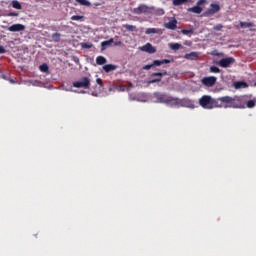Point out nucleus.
I'll return each instance as SVG.
<instances>
[{"label": "nucleus", "instance_id": "aec40b11", "mask_svg": "<svg viewBox=\"0 0 256 256\" xmlns=\"http://www.w3.org/2000/svg\"><path fill=\"white\" fill-rule=\"evenodd\" d=\"M116 69H117V66L113 64H106L103 66V70L105 73H110L112 71H115Z\"/></svg>", "mask_w": 256, "mask_h": 256}, {"label": "nucleus", "instance_id": "1a4fd4ad", "mask_svg": "<svg viewBox=\"0 0 256 256\" xmlns=\"http://www.w3.org/2000/svg\"><path fill=\"white\" fill-rule=\"evenodd\" d=\"M205 3H207V0H198L197 5L189 8V11L194 14H201L203 12V8L201 6Z\"/></svg>", "mask_w": 256, "mask_h": 256}, {"label": "nucleus", "instance_id": "4be33fe9", "mask_svg": "<svg viewBox=\"0 0 256 256\" xmlns=\"http://www.w3.org/2000/svg\"><path fill=\"white\" fill-rule=\"evenodd\" d=\"M107 63V59L104 56L96 57V64L99 66L105 65Z\"/></svg>", "mask_w": 256, "mask_h": 256}, {"label": "nucleus", "instance_id": "4c0bfd02", "mask_svg": "<svg viewBox=\"0 0 256 256\" xmlns=\"http://www.w3.org/2000/svg\"><path fill=\"white\" fill-rule=\"evenodd\" d=\"M5 53H6L5 47L0 45V54H5Z\"/></svg>", "mask_w": 256, "mask_h": 256}, {"label": "nucleus", "instance_id": "cd10ccee", "mask_svg": "<svg viewBox=\"0 0 256 256\" xmlns=\"http://www.w3.org/2000/svg\"><path fill=\"white\" fill-rule=\"evenodd\" d=\"M12 8H14V9H16V10H21V9H22V6H21V4H20L19 1L14 0V1H12Z\"/></svg>", "mask_w": 256, "mask_h": 256}, {"label": "nucleus", "instance_id": "9d476101", "mask_svg": "<svg viewBox=\"0 0 256 256\" xmlns=\"http://www.w3.org/2000/svg\"><path fill=\"white\" fill-rule=\"evenodd\" d=\"M220 10H221V7L219 4L212 3L210 4V8L206 10V15L207 16L215 15L216 13L220 12Z\"/></svg>", "mask_w": 256, "mask_h": 256}, {"label": "nucleus", "instance_id": "9b49d317", "mask_svg": "<svg viewBox=\"0 0 256 256\" xmlns=\"http://www.w3.org/2000/svg\"><path fill=\"white\" fill-rule=\"evenodd\" d=\"M140 50L145 53L155 54L157 52L156 47H154L151 43H146L145 45L140 47Z\"/></svg>", "mask_w": 256, "mask_h": 256}, {"label": "nucleus", "instance_id": "dca6fc26", "mask_svg": "<svg viewBox=\"0 0 256 256\" xmlns=\"http://www.w3.org/2000/svg\"><path fill=\"white\" fill-rule=\"evenodd\" d=\"M177 24H178L177 20L172 19V20H170L169 22H167L165 24V28L169 29V30H176L177 29Z\"/></svg>", "mask_w": 256, "mask_h": 256}, {"label": "nucleus", "instance_id": "f704fd0d", "mask_svg": "<svg viewBox=\"0 0 256 256\" xmlns=\"http://www.w3.org/2000/svg\"><path fill=\"white\" fill-rule=\"evenodd\" d=\"M223 29V25L222 24H217L213 27L214 31H221Z\"/></svg>", "mask_w": 256, "mask_h": 256}, {"label": "nucleus", "instance_id": "2eb2a0df", "mask_svg": "<svg viewBox=\"0 0 256 256\" xmlns=\"http://www.w3.org/2000/svg\"><path fill=\"white\" fill-rule=\"evenodd\" d=\"M184 59L190 60V61H197L199 59V53L198 52L186 53L184 55Z\"/></svg>", "mask_w": 256, "mask_h": 256}, {"label": "nucleus", "instance_id": "f03ea898", "mask_svg": "<svg viewBox=\"0 0 256 256\" xmlns=\"http://www.w3.org/2000/svg\"><path fill=\"white\" fill-rule=\"evenodd\" d=\"M199 105L205 110H212L218 108L217 98H213L211 95H203L199 98Z\"/></svg>", "mask_w": 256, "mask_h": 256}, {"label": "nucleus", "instance_id": "393cba45", "mask_svg": "<svg viewBox=\"0 0 256 256\" xmlns=\"http://www.w3.org/2000/svg\"><path fill=\"white\" fill-rule=\"evenodd\" d=\"M172 3H173V6L178 7L188 3V0H173Z\"/></svg>", "mask_w": 256, "mask_h": 256}, {"label": "nucleus", "instance_id": "f8f14e48", "mask_svg": "<svg viewBox=\"0 0 256 256\" xmlns=\"http://www.w3.org/2000/svg\"><path fill=\"white\" fill-rule=\"evenodd\" d=\"M239 26L241 29H249L250 32H256L255 23L254 22H244L240 21Z\"/></svg>", "mask_w": 256, "mask_h": 256}, {"label": "nucleus", "instance_id": "6e6552de", "mask_svg": "<svg viewBox=\"0 0 256 256\" xmlns=\"http://www.w3.org/2000/svg\"><path fill=\"white\" fill-rule=\"evenodd\" d=\"M201 82L206 87H213L217 83V77L215 76L203 77Z\"/></svg>", "mask_w": 256, "mask_h": 256}, {"label": "nucleus", "instance_id": "72a5a7b5", "mask_svg": "<svg viewBox=\"0 0 256 256\" xmlns=\"http://www.w3.org/2000/svg\"><path fill=\"white\" fill-rule=\"evenodd\" d=\"M93 47L92 43H83L82 48L84 49H91Z\"/></svg>", "mask_w": 256, "mask_h": 256}, {"label": "nucleus", "instance_id": "20e7f679", "mask_svg": "<svg viewBox=\"0 0 256 256\" xmlns=\"http://www.w3.org/2000/svg\"><path fill=\"white\" fill-rule=\"evenodd\" d=\"M72 86L74 88H83V89H90L91 86V80L89 77H82L79 81H74L72 83Z\"/></svg>", "mask_w": 256, "mask_h": 256}, {"label": "nucleus", "instance_id": "c756f323", "mask_svg": "<svg viewBox=\"0 0 256 256\" xmlns=\"http://www.w3.org/2000/svg\"><path fill=\"white\" fill-rule=\"evenodd\" d=\"M157 33V29L156 28H147L145 31L146 35H151V34H156Z\"/></svg>", "mask_w": 256, "mask_h": 256}, {"label": "nucleus", "instance_id": "c85d7f7f", "mask_svg": "<svg viewBox=\"0 0 256 256\" xmlns=\"http://www.w3.org/2000/svg\"><path fill=\"white\" fill-rule=\"evenodd\" d=\"M181 48V44L180 43H171L170 44V49L171 50H174V51H177Z\"/></svg>", "mask_w": 256, "mask_h": 256}, {"label": "nucleus", "instance_id": "a211bd4d", "mask_svg": "<svg viewBox=\"0 0 256 256\" xmlns=\"http://www.w3.org/2000/svg\"><path fill=\"white\" fill-rule=\"evenodd\" d=\"M114 43V39L110 38L109 40L101 42V51H105L108 47H110Z\"/></svg>", "mask_w": 256, "mask_h": 256}, {"label": "nucleus", "instance_id": "6ab92c4d", "mask_svg": "<svg viewBox=\"0 0 256 256\" xmlns=\"http://www.w3.org/2000/svg\"><path fill=\"white\" fill-rule=\"evenodd\" d=\"M249 85L247 82H244V81H236L234 82V88L239 90V89H245V88H248Z\"/></svg>", "mask_w": 256, "mask_h": 256}, {"label": "nucleus", "instance_id": "ddd939ff", "mask_svg": "<svg viewBox=\"0 0 256 256\" xmlns=\"http://www.w3.org/2000/svg\"><path fill=\"white\" fill-rule=\"evenodd\" d=\"M151 77H156V78H153V79L149 80L148 84H155V83H159V82L162 81L163 74L154 72V73L151 74Z\"/></svg>", "mask_w": 256, "mask_h": 256}, {"label": "nucleus", "instance_id": "7ed1b4c3", "mask_svg": "<svg viewBox=\"0 0 256 256\" xmlns=\"http://www.w3.org/2000/svg\"><path fill=\"white\" fill-rule=\"evenodd\" d=\"M166 104L172 107H189L190 100L168 96Z\"/></svg>", "mask_w": 256, "mask_h": 256}, {"label": "nucleus", "instance_id": "0eeeda50", "mask_svg": "<svg viewBox=\"0 0 256 256\" xmlns=\"http://www.w3.org/2000/svg\"><path fill=\"white\" fill-rule=\"evenodd\" d=\"M236 63L234 57H226L219 60L218 65L222 68H230Z\"/></svg>", "mask_w": 256, "mask_h": 256}, {"label": "nucleus", "instance_id": "39448f33", "mask_svg": "<svg viewBox=\"0 0 256 256\" xmlns=\"http://www.w3.org/2000/svg\"><path fill=\"white\" fill-rule=\"evenodd\" d=\"M155 10L154 7H149L145 4H140L138 7L133 9V13L136 15L151 14Z\"/></svg>", "mask_w": 256, "mask_h": 256}, {"label": "nucleus", "instance_id": "c9c22d12", "mask_svg": "<svg viewBox=\"0 0 256 256\" xmlns=\"http://www.w3.org/2000/svg\"><path fill=\"white\" fill-rule=\"evenodd\" d=\"M96 83H97L101 88L104 87V83H103V80H102L101 78H97V79H96Z\"/></svg>", "mask_w": 256, "mask_h": 256}, {"label": "nucleus", "instance_id": "58836bf2", "mask_svg": "<svg viewBox=\"0 0 256 256\" xmlns=\"http://www.w3.org/2000/svg\"><path fill=\"white\" fill-rule=\"evenodd\" d=\"M159 74H162V77H163V76H166L168 74V72L166 70H164L163 72H159Z\"/></svg>", "mask_w": 256, "mask_h": 256}, {"label": "nucleus", "instance_id": "bb28decb", "mask_svg": "<svg viewBox=\"0 0 256 256\" xmlns=\"http://www.w3.org/2000/svg\"><path fill=\"white\" fill-rule=\"evenodd\" d=\"M255 106H256L255 100L250 99L246 102V107L249 109H253Z\"/></svg>", "mask_w": 256, "mask_h": 256}, {"label": "nucleus", "instance_id": "a878e982", "mask_svg": "<svg viewBox=\"0 0 256 256\" xmlns=\"http://www.w3.org/2000/svg\"><path fill=\"white\" fill-rule=\"evenodd\" d=\"M123 27L128 32H135L136 31V26H134V25L124 24Z\"/></svg>", "mask_w": 256, "mask_h": 256}, {"label": "nucleus", "instance_id": "b1692460", "mask_svg": "<svg viewBox=\"0 0 256 256\" xmlns=\"http://www.w3.org/2000/svg\"><path fill=\"white\" fill-rule=\"evenodd\" d=\"M39 70L42 73H49V66L46 63L39 65Z\"/></svg>", "mask_w": 256, "mask_h": 256}, {"label": "nucleus", "instance_id": "473e14b6", "mask_svg": "<svg viewBox=\"0 0 256 256\" xmlns=\"http://www.w3.org/2000/svg\"><path fill=\"white\" fill-rule=\"evenodd\" d=\"M193 33H194L193 29H183L182 30L183 35H190V34H193Z\"/></svg>", "mask_w": 256, "mask_h": 256}, {"label": "nucleus", "instance_id": "5701e85b", "mask_svg": "<svg viewBox=\"0 0 256 256\" xmlns=\"http://www.w3.org/2000/svg\"><path fill=\"white\" fill-rule=\"evenodd\" d=\"M75 2L78 3L80 6H84V7L92 6L91 2L88 0H75Z\"/></svg>", "mask_w": 256, "mask_h": 256}, {"label": "nucleus", "instance_id": "423d86ee", "mask_svg": "<svg viewBox=\"0 0 256 256\" xmlns=\"http://www.w3.org/2000/svg\"><path fill=\"white\" fill-rule=\"evenodd\" d=\"M168 97L169 96L166 93L154 92L151 96V99L154 103L166 104Z\"/></svg>", "mask_w": 256, "mask_h": 256}, {"label": "nucleus", "instance_id": "2f4dec72", "mask_svg": "<svg viewBox=\"0 0 256 256\" xmlns=\"http://www.w3.org/2000/svg\"><path fill=\"white\" fill-rule=\"evenodd\" d=\"M71 21H81L84 19V16H81V15H73L71 16Z\"/></svg>", "mask_w": 256, "mask_h": 256}, {"label": "nucleus", "instance_id": "ea45409f", "mask_svg": "<svg viewBox=\"0 0 256 256\" xmlns=\"http://www.w3.org/2000/svg\"><path fill=\"white\" fill-rule=\"evenodd\" d=\"M121 44H122V42H121V41H118V42L115 43V46H119V45H121Z\"/></svg>", "mask_w": 256, "mask_h": 256}, {"label": "nucleus", "instance_id": "4468645a", "mask_svg": "<svg viewBox=\"0 0 256 256\" xmlns=\"http://www.w3.org/2000/svg\"><path fill=\"white\" fill-rule=\"evenodd\" d=\"M8 31L14 32V33L25 31V25H23V24H14V25L8 27Z\"/></svg>", "mask_w": 256, "mask_h": 256}, {"label": "nucleus", "instance_id": "f257e3e1", "mask_svg": "<svg viewBox=\"0 0 256 256\" xmlns=\"http://www.w3.org/2000/svg\"><path fill=\"white\" fill-rule=\"evenodd\" d=\"M217 108H241V105L238 103L237 97L226 95L217 98Z\"/></svg>", "mask_w": 256, "mask_h": 256}, {"label": "nucleus", "instance_id": "412c9836", "mask_svg": "<svg viewBox=\"0 0 256 256\" xmlns=\"http://www.w3.org/2000/svg\"><path fill=\"white\" fill-rule=\"evenodd\" d=\"M51 40L55 43H59L61 41V33L55 32L51 35Z\"/></svg>", "mask_w": 256, "mask_h": 256}, {"label": "nucleus", "instance_id": "7c9ffc66", "mask_svg": "<svg viewBox=\"0 0 256 256\" xmlns=\"http://www.w3.org/2000/svg\"><path fill=\"white\" fill-rule=\"evenodd\" d=\"M210 72L214 73V74H218V73L221 72V69L219 67H217V66H211L210 67Z\"/></svg>", "mask_w": 256, "mask_h": 256}, {"label": "nucleus", "instance_id": "e433bc0d", "mask_svg": "<svg viewBox=\"0 0 256 256\" xmlns=\"http://www.w3.org/2000/svg\"><path fill=\"white\" fill-rule=\"evenodd\" d=\"M152 68H154L152 63L143 66V70H151Z\"/></svg>", "mask_w": 256, "mask_h": 256}, {"label": "nucleus", "instance_id": "a19ab883", "mask_svg": "<svg viewBox=\"0 0 256 256\" xmlns=\"http://www.w3.org/2000/svg\"><path fill=\"white\" fill-rule=\"evenodd\" d=\"M36 2H39L40 0H35Z\"/></svg>", "mask_w": 256, "mask_h": 256}, {"label": "nucleus", "instance_id": "f3484780", "mask_svg": "<svg viewBox=\"0 0 256 256\" xmlns=\"http://www.w3.org/2000/svg\"><path fill=\"white\" fill-rule=\"evenodd\" d=\"M171 60L170 59H162V60H154L152 62L153 67H160L164 64H170Z\"/></svg>", "mask_w": 256, "mask_h": 256}]
</instances>
